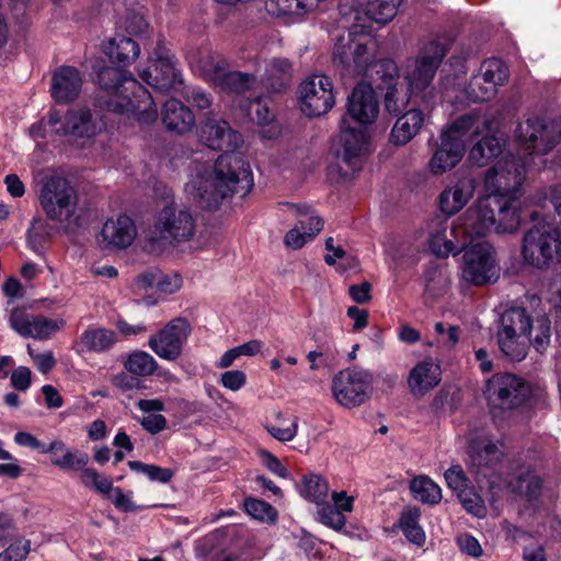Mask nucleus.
<instances>
[{
    "instance_id": "62",
    "label": "nucleus",
    "mask_w": 561,
    "mask_h": 561,
    "mask_svg": "<svg viewBox=\"0 0 561 561\" xmlns=\"http://www.w3.org/2000/svg\"><path fill=\"white\" fill-rule=\"evenodd\" d=\"M14 531L13 519L8 514L0 513V547H4L9 540L15 537Z\"/></svg>"
},
{
    "instance_id": "4",
    "label": "nucleus",
    "mask_w": 561,
    "mask_h": 561,
    "mask_svg": "<svg viewBox=\"0 0 561 561\" xmlns=\"http://www.w3.org/2000/svg\"><path fill=\"white\" fill-rule=\"evenodd\" d=\"M98 83L107 94L104 106L108 111L129 115L140 125L157 121L158 108L151 94L128 71L104 67L98 72Z\"/></svg>"
},
{
    "instance_id": "48",
    "label": "nucleus",
    "mask_w": 561,
    "mask_h": 561,
    "mask_svg": "<svg viewBox=\"0 0 561 561\" xmlns=\"http://www.w3.org/2000/svg\"><path fill=\"white\" fill-rule=\"evenodd\" d=\"M409 104V95L405 90L390 85L385 95V107L392 115L403 114Z\"/></svg>"
},
{
    "instance_id": "38",
    "label": "nucleus",
    "mask_w": 561,
    "mask_h": 561,
    "mask_svg": "<svg viewBox=\"0 0 561 561\" xmlns=\"http://www.w3.org/2000/svg\"><path fill=\"white\" fill-rule=\"evenodd\" d=\"M504 147V142L495 136H485L470 150L469 159L472 163L484 165L489 160L497 157Z\"/></svg>"
},
{
    "instance_id": "18",
    "label": "nucleus",
    "mask_w": 561,
    "mask_h": 561,
    "mask_svg": "<svg viewBox=\"0 0 561 561\" xmlns=\"http://www.w3.org/2000/svg\"><path fill=\"white\" fill-rule=\"evenodd\" d=\"M9 321L18 334L35 340H48L66 324L61 318L51 319L21 308L12 310Z\"/></svg>"
},
{
    "instance_id": "31",
    "label": "nucleus",
    "mask_w": 561,
    "mask_h": 561,
    "mask_svg": "<svg viewBox=\"0 0 561 561\" xmlns=\"http://www.w3.org/2000/svg\"><path fill=\"white\" fill-rule=\"evenodd\" d=\"M424 115L420 110L411 108L401 114L391 129V141L394 145H405L420 131Z\"/></svg>"
},
{
    "instance_id": "13",
    "label": "nucleus",
    "mask_w": 561,
    "mask_h": 561,
    "mask_svg": "<svg viewBox=\"0 0 561 561\" xmlns=\"http://www.w3.org/2000/svg\"><path fill=\"white\" fill-rule=\"evenodd\" d=\"M370 371L353 367L341 370L332 379V394L335 401L347 409L363 404L371 391Z\"/></svg>"
},
{
    "instance_id": "7",
    "label": "nucleus",
    "mask_w": 561,
    "mask_h": 561,
    "mask_svg": "<svg viewBox=\"0 0 561 561\" xmlns=\"http://www.w3.org/2000/svg\"><path fill=\"white\" fill-rule=\"evenodd\" d=\"M520 252L526 265L549 270L561 262V232L550 222H539L525 232Z\"/></svg>"
},
{
    "instance_id": "35",
    "label": "nucleus",
    "mask_w": 561,
    "mask_h": 561,
    "mask_svg": "<svg viewBox=\"0 0 561 561\" xmlns=\"http://www.w3.org/2000/svg\"><path fill=\"white\" fill-rule=\"evenodd\" d=\"M496 340L501 352L511 360L520 362L527 356L530 343L529 335L497 331Z\"/></svg>"
},
{
    "instance_id": "41",
    "label": "nucleus",
    "mask_w": 561,
    "mask_h": 561,
    "mask_svg": "<svg viewBox=\"0 0 561 561\" xmlns=\"http://www.w3.org/2000/svg\"><path fill=\"white\" fill-rule=\"evenodd\" d=\"M14 442L24 447L37 450L42 454H53V457H59L57 454L62 455L69 449L66 444L60 439L53 440L49 445H45L37 439L33 434L24 431L16 432L14 435Z\"/></svg>"
},
{
    "instance_id": "52",
    "label": "nucleus",
    "mask_w": 561,
    "mask_h": 561,
    "mask_svg": "<svg viewBox=\"0 0 561 561\" xmlns=\"http://www.w3.org/2000/svg\"><path fill=\"white\" fill-rule=\"evenodd\" d=\"M445 480L448 485L454 492L458 494L466 493L468 489H470L469 480L466 477L462 468L458 465L451 466L446 472H445Z\"/></svg>"
},
{
    "instance_id": "42",
    "label": "nucleus",
    "mask_w": 561,
    "mask_h": 561,
    "mask_svg": "<svg viewBox=\"0 0 561 561\" xmlns=\"http://www.w3.org/2000/svg\"><path fill=\"white\" fill-rule=\"evenodd\" d=\"M251 110L255 108L256 122L260 129V135L263 139H275L279 135V126L274 121L273 114L270 112L268 107L262 104L260 98H255L250 103Z\"/></svg>"
},
{
    "instance_id": "49",
    "label": "nucleus",
    "mask_w": 561,
    "mask_h": 561,
    "mask_svg": "<svg viewBox=\"0 0 561 561\" xmlns=\"http://www.w3.org/2000/svg\"><path fill=\"white\" fill-rule=\"evenodd\" d=\"M266 431L279 442H290L295 438L298 431V419H282L278 424L266 425Z\"/></svg>"
},
{
    "instance_id": "60",
    "label": "nucleus",
    "mask_w": 561,
    "mask_h": 561,
    "mask_svg": "<svg viewBox=\"0 0 561 561\" xmlns=\"http://www.w3.org/2000/svg\"><path fill=\"white\" fill-rule=\"evenodd\" d=\"M182 286V278L179 274L160 275L158 277L157 287L161 293L173 294Z\"/></svg>"
},
{
    "instance_id": "44",
    "label": "nucleus",
    "mask_w": 561,
    "mask_h": 561,
    "mask_svg": "<svg viewBox=\"0 0 561 561\" xmlns=\"http://www.w3.org/2000/svg\"><path fill=\"white\" fill-rule=\"evenodd\" d=\"M329 485L325 479L318 474H308L304 478L300 488V494L316 503L322 505L328 497Z\"/></svg>"
},
{
    "instance_id": "46",
    "label": "nucleus",
    "mask_w": 561,
    "mask_h": 561,
    "mask_svg": "<svg viewBox=\"0 0 561 561\" xmlns=\"http://www.w3.org/2000/svg\"><path fill=\"white\" fill-rule=\"evenodd\" d=\"M130 470L146 476L150 481L168 483L174 477V471L170 468L149 465L138 460L128 461Z\"/></svg>"
},
{
    "instance_id": "12",
    "label": "nucleus",
    "mask_w": 561,
    "mask_h": 561,
    "mask_svg": "<svg viewBox=\"0 0 561 561\" xmlns=\"http://www.w3.org/2000/svg\"><path fill=\"white\" fill-rule=\"evenodd\" d=\"M517 140L524 150L545 154L551 151L561 138V124L556 119L529 117L518 124L515 131Z\"/></svg>"
},
{
    "instance_id": "5",
    "label": "nucleus",
    "mask_w": 561,
    "mask_h": 561,
    "mask_svg": "<svg viewBox=\"0 0 561 561\" xmlns=\"http://www.w3.org/2000/svg\"><path fill=\"white\" fill-rule=\"evenodd\" d=\"M502 445L489 442L480 449H472L470 453L472 470L489 480L492 490L507 489L510 492L525 497L527 501H534L541 494L542 483L528 467L522 466L511 478L502 479L491 469L497 463L503 455Z\"/></svg>"
},
{
    "instance_id": "22",
    "label": "nucleus",
    "mask_w": 561,
    "mask_h": 561,
    "mask_svg": "<svg viewBox=\"0 0 561 561\" xmlns=\"http://www.w3.org/2000/svg\"><path fill=\"white\" fill-rule=\"evenodd\" d=\"M136 234L134 220L126 215H119L104 222L99 236V243L103 248L126 249L133 243Z\"/></svg>"
},
{
    "instance_id": "58",
    "label": "nucleus",
    "mask_w": 561,
    "mask_h": 561,
    "mask_svg": "<svg viewBox=\"0 0 561 561\" xmlns=\"http://www.w3.org/2000/svg\"><path fill=\"white\" fill-rule=\"evenodd\" d=\"M221 385L231 390L238 391L247 381V376L242 370H228L221 375Z\"/></svg>"
},
{
    "instance_id": "29",
    "label": "nucleus",
    "mask_w": 561,
    "mask_h": 561,
    "mask_svg": "<svg viewBox=\"0 0 561 561\" xmlns=\"http://www.w3.org/2000/svg\"><path fill=\"white\" fill-rule=\"evenodd\" d=\"M481 127L483 129L490 128V123L482 115V112L479 110H474L470 113H466L459 117H457L451 123L447 124L442 133L444 136L448 138L461 139L463 140V136L468 133H471L472 136H478L481 133Z\"/></svg>"
},
{
    "instance_id": "54",
    "label": "nucleus",
    "mask_w": 561,
    "mask_h": 561,
    "mask_svg": "<svg viewBox=\"0 0 561 561\" xmlns=\"http://www.w3.org/2000/svg\"><path fill=\"white\" fill-rule=\"evenodd\" d=\"M488 83L480 79V76H472L468 87L466 88L467 98L472 102H485L494 98L495 95H489L484 93Z\"/></svg>"
},
{
    "instance_id": "2",
    "label": "nucleus",
    "mask_w": 561,
    "mask_h": 561,
    "mask_svg": "<svg viewBox=\"0 0 561 561\" xmlns=\"http://www.w3.org/2000/svg\"><path fill=\"white\" fill-rule=\"evenodd\" d=\"M199 137L213 150H221L211 165H199L185 185L186 194L202 208L215 209L228 197L245 196L253 187L248 161L237 151L243 139L225 121L208 119L199 126Z\"/></svg>"
},
{
    "instance_id": "45",
    "label": "nucleus",
    "mask_w": 561,
    "mask_h": 561,
    "mask_svg": "<svg viewBox=\"0 0 561 561\" xmlns=\"http://www.w3.org/2000/svg\"><path fill=\"white\" fill-rule=\"evenodd\" d=\"M2 548L0 561H25L31 552L32 542L23 536H16Z\"/></svg>"
},
{
    "instance_id": "37",
    "label": "nucleus",
    "mask_w": 561,
    "mask_h": 561,
    "mask_svg": "<svg viewBox=\"0 0 561 561\" xmlns=\"http://www.w3.org/2000/svg\"><path fill=\"white\" fill-rule=\"evenodd\" d=\"M421 512L416 507H409L404 510L399 518V527L404 534L405 538L421 547L425 543V533L420 525Z\"/></svg>"
},
{
    "instance_id": "61",
    "label": "nucleus",
    "mask_w": 561,
    "mask_h": 561,
    "mask_svg": "<svg viewBox=\"0 0 561 561\" xmlns=\"http://www.w3.org/2000/svg\"><path fill=\"white\" fill-rule=\"evenodd\" d=\"M141 426L150 434H158L167 426V419L162 414H148L140 420Z\"/></svg>"
},
{
    "instance_id": "53",
    "label": "nucleus",
    "mask_w": 561,
    "mask_h": 561,
    "mask_svg": "<svg viewBox=\"0 0 561 561\" xmlns=\"http://www.w3.org/2000/svg\"><path fill=\"white\" fill-rule=\"evenodd\" d=\"M465 510L476 517H483L486 513L483 500L472 489H468L466 493L458 494Z\"/></svg>"
},
{
    "instance_id": "11",
    "label": "nucleus",
    "mask_w": 561,
    "mask_h": 561,
    "mask_svg": "<svg viewBox=\"0 0 561 561\" xmlns=\"http://www.w3.org/2000/svg\"><path fill=\"white\" fill-rule=\"evenodd\" d=\"M77 202V192L68 180L61 176H50L43 183L39 203L50 220L69 221L76 211Z\"/></svg>"
},
{
    "instance_id": "8",
    "label": "nucleus",
    "mask_w": 561,
    "mask_h": 561,
    "mask_svg": "<svg viewBox=\"0 0 561 561\" xmlns=\"http://www.w3.org/2000/svg\"><path fill=\"white\" fill-rule=\"evenodd\" d=\"M462 248V257L459 265L461 282L467 285L484 286L495 283L500 277V266L496 252L492 244L485 240L473 242Z\"/></svg>"
},
{
    "instance_id": "34",
    "label": "nucleus",
    "mask_w": 561,
    "mask_h": 561,
    "mask_svg": "<svg viewBox=\"0 0 561 561\" xmlns=\"http://www.w3.org/2000/svg\"><path fill=\"white\" fill-rule=\"evenodd\" d=\"M533 321L522 307H512L505 310L500 318L499 332L530 335Z\"/></svg>"
},
{
    "instance_id": "59",
    "label": "nucleus",
    "mask_w": 561,
    "mask_h": 561,
    "mask_svg": "<svg viewBox=\"0 0 561 561\" xmlns=\"http://www.w3.org/2000/svg\"><path fill=\"white\" fill-rule=\"evenodd\" d=\"M30 368L20 366L11 374V385L19 391H26L31 386Z\"/></svg>"
},
{
    "instance_id": "1",
    "label": "nucleus",
    "mask_w": 561,
    "mask_h": 561,
    "mask_svg": "<svg viewBox=\"0 0 561 561\" xmlns=\"http://www.w3.org/2000/svg\"><path fill=\"white\" fill-rule=\"evenodd\" d=\"M530 157L507 154L484 175L488 194L480 197L458 219V225L449 229L446 219L432 221L427 244L437 257H448L461 252L468 240L483 237L493 231L514 233L518 230L522 217L517 208L516 194L526 174Z\"/></svg>"
},
{
    "instance_id": "39",
    "label": "nucleus",
    "mask_w": 561,
    "mask_h": 561,
    "mask_svg": "<svg viewBox=\"0 0 561 561\" xmlns=\"http://www.w3.org/2000/svg\"><path fill=\"white\" fill-rule=\"evenodd\" d=\"M410 490L415 500L427 504H437L442 500V490L432 479L425 476L414 478Z\"/></svg>"
},
{
    "instance_id": "21",
    "label": "nucleus",
    "mask_w": 561,
    "mask_h": 561,
    "mask_svg": "<svg viewBox=\"0 0 561 561\" xmlns=\"http://www.w3.org/2000/svg\"><path fill=\"white\" fill-rule=\"evenodd\" d=\"M476 188L477 181L472 175L467 174L459 176L439 194V210L446 217L458 214L473 197Z\"/></svg>"
},
{
    "instance_id": "15",
    "label": "nucleus",
    "mask_w": 561,
    "mask_h": 561,
    "mask_svg": "<svg viewBox=\"0 0 561 561\" xmlns=\"http://www.w3.org/2000/svg\"><path fill=\"white\" fill-rule=\"evenodd\" d=\"M301 112L309 117L327 114L335 104L334 85L325 75H311L301 81L298 89Z\"/></svg>"
},
{
    "instance_id": "32",
    "label": "nucleus",
    "mask_w": 561,
    "mask_h": 561,
    "mask_svg": "<svg viewBox=\"0 0 561 561\" xmlns=\"http://www.w3.org/2000/svg\"><path fill=\"white\" fill-rule=\"evenodd\" d=\"M477 75L488 83L484 93L496 95L499 87L508 79V69L501 59L489 58L481 64Z\"/></svg>"
},
{
    "instance_id": "56",
    "label": "nucleus",
    "mask_w": 561,
    "mask_h": 561,
    "mask_svg": "<svg viewBox=\"0 0 561 561\" xmlns=\"http://www.w3.org/2000/svg\"><path fill=\"white\" fill-rule=\"evenodd\" d=\"M457 543L461 552L472 557L479 558L482 556L483 550L476 537L469 534H462L458 536Z\"/></svg>"
},
{
    "instance_id": "63",
    "label": "nucleus",
    "mask_w": 561,
    "mask_h": 561,
    "mask_svg": "<svg viewBox=\"0 0 561 561\" xmlns=\"http://www.w3.org/2000/svg\"><path fill=\"white\" fill-rule=\"evenodd\" d=\"M370 290L371 285L368 282H364L362 284L352 285L348 289V294L355 302L365 304L371 299Z\"/></svg>"
},
{
    "instance_id": "14",
    "label": "nucleus",
    "mask_w": 561,
    "mask_h": 561,
    "mask_svg": "<svg viewBox=\"0 0 561 561\" xmlns=\"http://www.w3.org/2000/svg\"><path fill=\"white\" fill-rule=\"evenodd\" d=\"M48 124L58 134L78 138H92L105 127L102 116L85 106L70 108L64 117L51 111Z\"/></svg>"
},
{
    "instance_id": "47",
    "label": "nucleus",
    "mask_w": 561,
    "mask_h": 561,
    "mask_svg": "<svg viewBox=\"0 0 561 561\" xmlns=\"http://www.w3.org/2000/svg\"><path fill=\"white\" fill-rule=\"evenodd\" d=\"M243 507L252 518L260 522L272 523L277 518L276 510L265 501L247 497L244 499Z\"/></svg>"
},
{
    "instance_id": "9",
    "label": "nucleus",
    "mask_w": 561,
    "mask_h": 561,
    "mask_svg": "<svg viewBox=\"0 0 561 561\" xmlns=\"http://www.w3.org/2000/svg\"><path fill=\"white\" fill-rule=\"evenodd\" d=\"M450 45L451 38L442 35L422 47L419 57L409 67L405 76L412 94L424 91L431 84Z\"/></svg>"
},
{
    "instance_id": "23",
    "label": "nucleus",
    "mask_w": 561,
    "mask_h": 561,
    "mask_svg": "<svg viewBox=\"0 0 561 561\" xmlns=\"http://www.w3.org/2000/svg\"><path fill=\"white\" fill-rule=\"evenodd\" d=\"M347 113L360 125L371 124L379 113L375 91L367 83H358L347 102Z\"/></svg>"
},
{
    "instance_id": "25",
    "label": "nucleus",
    "mask_w": 561,
    "mask_h": 561,
    "mask_svg": "<svg viewBox=\"0 0 561 561\" xmlns=\"http://www.w3.org/2000/svg\"><path fill=\"white\" fill-rule=\"evenodd\" d=\"M81 87L82 79L76 68L61 66L54 72L51 95L57 102H71L79 95Z\"/></svg>"
},
{
    "instance_id": "51",
    "label": "nucleus",
    "mask_w": 561,
    "mask_h": 561,
    "mask_svg": "<svg viewBox=\"0 0 561 561\" xmlns=\"http://www.w3.org/2000/svg\"><path fill=\"white\" fill-rule=\"evenodd\" d=\"M536 335L530 342L537 352L543 353L550 344V320L547 317H540L536 320L535 327Z\"/></svg>"
},
{
    "instance_id": "50",
    "label": "nucleus",
    "mask_w": 561,
    "mask_h": 561,
    "mask_svg": "<svg viewBox=\"0 0 561 561\" xmlns=\"http://www.w3.org/2000/svg\"><path fill=\"white\" fill-rule=\"evenodd\" d=\"M317 506L319 520L323 525L335 530L342 529L345 526V516L342 514V511H339V508L335 505L328 504L325 500L322 505Z\"/></svg>"
},
{
    "instance_id": "19",
    "label": "nucleus",
    "mask_w": 561,
    "mask_h": 561,
    "mask_svg": "<svg viewBox=\"0 0 561 561\" xmlns=\"http://www.w3.org/2000/svg\"><path fill=\"white\" fill-rule=\"evenodd\" d=\"M347 121H341L340 149H337V160L347 167L343 171V176L355 173L362 167L363 157L368 151L367 136L363 128H353L346 126Z\"/></svg>"
},
{
    "instance_id": "24",
    "label": "nucleus",
    "mask_w": 561,
    "mask_h": 561,
    "mask_svg": "<svg viewBox=\"0 0 561 561\" xmlns=\"http://www.w3.org/2000/svg\"><path fill=\"white\" fill-rule=\"evenodd\" d=\"M440 144L428 161V170L434 175H442L453 170L463 158L466 146L461 139L448 138L440 134Z\"/></svg>"
},
{
    "instance_id": "40",
    "label": "nucleus",
    "mask_w": 561,
    "mask_h": 561,
    "mask_svg": "<svg viewBox=\"0 0 561 561\" xmlns=\"http://www.w3.org/2000/svg\"><path fill=\"white\" fill-rule=\"evenodd\" d=\"M401 0H368L365 5V14L369 20L386 24L397 14Z\"/></svg>"
},
{
    "instance_id": "26",
    "label": "nucleus",
    "mask_w": 561,
    "mask_h": 561,
    "mask_svg": "<svg viewBox=\"0 0 561 561\" xmlns=\"http://www.w3.org/2000/svg\"><path fill=\"white\" fill-rule=\"evenodd\" d=\"M89 456L85 453L72 451L68 449L61 457H51V463L64 470H80L81 483L95 490L100 481L105 474L98 472L95 469L87 467Z\"/></svg>"
},
{
    "instance_id": "17",
    "label": "nucleus",
    "mask_w": 561,
    "mask_h": 561,
    "mask_svg": "<svg viewBox=\"0 0 561 561\" xmlns=\"http://www.w3.org/2000/svg\"><path fill=\"white\" fill-rule=\"evenodd\" d=\"M140 78L152 88L167 91L180 81L173 56L162 39L157 42L151 65L139 70Z\"/></svg>"
},
{
    "instance_id": "43",
    "label": "nucleus",
    "mask_w": 561,
    "mask_h": 561,
    "mask_svg": "<svg viewBox=\"0 0 561 561\" xmlns=\"http://www.w3.org/2000/svg\"><path fill=\"white\" fill-rule=\"evenodd\" d=\"M124 366L130 374L144 377L152 375L158 367V363L149 353L135 351L127 356Z\"/></svg>"
},
{
    "instance_id": "16",
    "label": "nucleus",
    "mask_w": 561,
    "mask_h": 561,
    "mask_svg": "<svg viewBox=\"0 0 561 561\" xmlns=\"http://www.w3.org/2000/svg\"><path fill=\"white\" fill-rule=\"evenodd\" d=\"M191 333L190 322L179 317L172 319L157 333L152 334L148 341V346L161 359L174 362L181 357Z\"/></svg>"
},
{
    "instance_id": "3",
    "label": "nucleus",
    "mask_w": 561,
    "mask_h": 561,
    "mask_svg": "<svg viewBox=\"0 0 561 561\" xmlns=\"http://www.w3.org/2000/svg\"><path fill=\"white\" fill-rule=\"evenodd\" d=\"M195 62L207 80L236 93L255 90L260 84L271 91H280L293 76V65L287 58H272L260 64L256 70L260 79L245 72L226 71V61L210 50L201 51Z\"/></svg>"
},
{
    "instance_id": "64",
    "label": "nucleus",
    "mask_w": 561,
    "mask_h": 561,
    "mask_svg": "<svg viewBox=\"0 0 561 561\" xmlns=\"http://www.w3.org/2000/svg\"><path fill=\"white\" fill-rule=\"evenodd\" d=\"M42 393L44 396L45 405L48 409H59L62 407L64 399L54 386L44 385L42 387Z\"/></svg>"
},
{
    "instance_id": "55",
    "label": "nucleus",
    "mask_w": 561,
    "mask_h": 561,
    "mask_svg": "<svg viewBox=\"0 0 561 561\" xmlns=\"http://www.w3.org/2000/svg\"><path fill=\"white\" fill-rule=\"evenodd\" d=\"M133 491L124 492L119 486L116 488L115 493L111 496V502L114 506L122 512H136L141 510V506L133 502Z\"/></svg>"
},
{
    "instance_id": "30",
    "label": "nucleus",
    "mask_w": 561,
    "mask_h": 561,
    "mask_svg": "<svg viewBox=\"0 0 561 561\" xmlns=\"http://www.w3.org/2000/svg\"><path fill=\"white\" fill-rule=\"evenodd\" d=\"M323 228V220L311 215L299 220L284 237V244L291 250H299L310 242Z\"/></svg>"
},
{
    "instance_id": "28",
    "label": "nucleus",
    "mask_w": 561,
    "mask_h": 561,
    "mask_svg": "<svg viewBox=\"0 0 561 561\" xmlns=\"http://www.w3.org/2000/svg\"><path fill=\"white\" fill-rule=\"evenodd\" d=\"M161 116L165 128L178 134H185L195 125V116L191 108L176 99H170L164 103Z\"/></svg>"
},
{
    "instance_id": "6",
    "label": "nucleus",
    "mask_w": 561,
    "mask_h": 561,
    "mask_svg": "<svg viewBox=\"0 0 561 561\" xmlns=\"http://www.w3.org/2000/svg\"><path fill=\"white\" fill-rule=\"evenodd\" d=\"M163 206L158 211L149 238L152 250L190 240L195 233V219L184 208L178 207L171 188L162 186Z\"/></svg>"
},
{
    "instance_id": "10",
    "label": "nucleus",
    "mask_w": 561,
    "mask_h": 561,
    "mask_svg": "<svg viewBox=\"0 0 561 561\" xmlns=\"http://www.w3.org/2000/svg\"><path fill=\"white\" fill-rule=\"evenodd\" d=\"M531 394L528 382L514 374L499 373L486 380L484 396L492 409L512 410L523 405Z\"/></svg>"
},
{
    "instance_id": "57",
    "label": "nucleus",
    "mask_w": 561,
    "mask_h": 561,
    "mask_svg": "<svg viewBox=\"0 0 561 561\" xmlns=\"http://www.w3.org/2000/svg\"><path fill=\"white\" fill-rule=\"evenodd\" d=\"M27 353L34 360L37 369L43 374L50 371L56 365L54 355L49 351L44 353H36L33 348L28 346Z\"/></svg>"
},
{
    "instance_id": "20",
    "label": "nucleus",
    "mask_w": 561,
    "mask_h": 561,
    "mask_svg": "<svg viewBox=\"0 0 561 561\" xmlns=\"http://www.w3.org/2000/svg\"><path fill=\"white\" fill-rule=\"evenodd\" d=\"M374 60L371 47L355 39L350 38L344 43V38H340L334 46V64L342 66L348 73L365 75Z\"/></svg>"
},
{
    "instance_id": "36",
    "label": "nucleus",
    "mask_w": 561,
    "mask_h": 561,
    "mask_svg": "<svg viewBox=\"0 0 561 561\" xmlns=\"http://www.w3.org/2000/svg\"><path fill=\"white\" fill-rule=\"evenodd\" d=\"M80 342L87 351L103 353L115 345L117 335L108 329L89 328L82 333Z\"/></svg>"
},
{
    "instance_id": "33",
    "label": "nucleus",
    "mask_w": 561,
    "mask_h": 561,
    "mask_svg": "<svg viewBox=\"0 0 561 561\" xmlns=\"http://www.w3.org/2000/svg\"><path fill=\"white\" fill-rule=\"evenodd\" d=\"M139 45L130 37L116 35L105 46L104 53L121 66L133 62L139 55Z\"/></svg>"
},
{
    "instance_id": "27",
    "label": "nucleus",
    "mask_w": 561,
    "mask_h": 561,
    "mask_svg": "<svg viewBox=\"0 0 561 561\" xmlns=\"http://www.w3.org/2000/svg\"><path fill=\"white\" fill-rule=\"evenodd\" d=\"M440 376V366L432 359H425L411 369L408 386L414 396H423L439 383Z\"/></svg>"
}]
</instances>
